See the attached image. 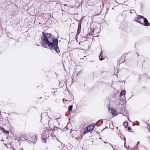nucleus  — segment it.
<instances>
[{
    "label": "nucleus",
    "instance_id": "1",
    "mask_svg": "<svg viewBox=\"0 0 150 150\" xmlns=\"http://www.w3.org/2000/svg\"><path fill=\"white\" fill-rule=\"evenodd\" d=\"M43 37L41 39L42 41V44L43 47L47 48V45L50 48L51 50H54L58 54L60 53L59 48L58 44V40L57 38L53 35H52L50 33L42 32Z\"/></svg>",
    "mask_w": 150,
    "mask_h": 150
},
{
    "label": "nucleus",
    "instance_id": "2",
    "mask_svg": "<svg viewBox=\"0 0 150 150\" xmlns=\"http://www.w3.org/2000/svg\"><path fill=\"white\" fill-rule=\"evenodd\" d=\"M53 132H51L50 135L52 137H56V135H57V133L60 132L62 131V130L60 128L54 126L53 129Z\"/></svg>",
    "mask_w": 150,
    "mask_h": 150
},
{
    "label": "nucleus",
    "instance_id": "3",
    "mask_svg": "<svg viewBox=\"0 0 150 150\" xmlns=\"http://www.w3.org/2000/svg\"><path fill=\"white\" fill-rule=\"evenodd\" d=\"M96 125L95 124H93L92 125H90L86 127L83 131V134H85L88 132L92 131L93 129Z\"/></svg>",
    "mask_w": 150,
    "mask_h": 150
},
{
    "label": "nucleus",
    "instance_id": "4",
    "mask_svg": "<svg viewBox=\"0 0 150 150\" xmlns=\"http://www.w3.org/2000/svg\"><path fill=\"white\" fill-rule=\"evenodd\" d=\"M50 133V132H49V131H47L45 133L43 134L42 137V142H43L46 143V140H49L48 138L49 137Z\"/></svg>",
    "mask_w": 150,
    "mask_h": 150
},
{
    "label": "nucleus",
    "instance_id": "5",
    "mask_svg": "<svg viewBox=\"0 0 150 150\" xmlns=\"http://www.w3.org/2000/svg\"><path fill=\"white\" fill-rule=\"evenodd\" d=\"M82 19L79 21V24L78 25V29L77 30V33L78 34H79L81 32V24L82 23Z\"/></svg>",
    "mask_w": 150,
    "mask_h": 150
},
{
    "label": "nucleus",
    "instance_id": "6",
    "mask_svg": "<svg viewBox=\"0 0 150 150\" xmlns=\"http://www.w3.org/2000/svg\"><path fill=\"white\" fill-rule=\"evenodd\" d=\"M143 19L144 20V23H142V24L144 25L145 26H150V23L148 22V21L146 18H143Z\"/></svg>",
    "mask_w": 150,
    "mask_h": 150
},
{
    "label": "nucleus",
    "instance_id": "7",
    "mask_svg": "<svg viewBox=\"0 0 150 150\" xmlns=\"http://www.w3.org/2000/svg\"><path fill=\"white\" fill-rule=\"evenodd\" d=\"M144 17L140 15H137V16L135 17V19L137 20L140 21L141 19H142Z\"/></svg>",
    "mask_w": 150,
    "mask_h": 150
},
{
    "label": "nucleus",
    "instance_id": "8",
    "mask_svg": "<svg viewBox=\"0 0 150 150\" xmlns=\"http://www.w3.org/2000/svg\"><path fill=\"white\" fill-rule=\"evenodd\" d=\"M111 114L113 115H114L116 112V110L114 108L111 110Z\"/></svg>",
    "mask_w": 150,
    "mask_h": 150
},
{
    "label": "nucleus",
    "instance_id": "9",
    "mask_svg": "<svg viewBox=\"0 0 150 150\" xmlns=\"http://www.w3.org/2000/svg\"><path fill=\"white\" fill-rule=\"evenodd\" d=\"M126 91L125 90H122L120 94V96L121 97L123 96H125V95Z\"/></svg>",
    "mask_w": 150,
    "mask_h": 150
},
{
    "label": "nucleus",
    "instance_id": "10",
    "mask_svg": "<svg viewBox=\"0 0 150 150\" xmlns=\"http://www.w3.org/2000/svg\"><path fill=\"white\" fill-rule=\"evenodd\" d=\"M1 129L2 130V131L5 133H9V132L8 131L6 130L3 127H2L1 128Z\"/></svg>",
    "mask_w": 150,
    "mask_h": 150
},
{
    "label": "nucleus",
    "instance_id": "11",
    "mask_svg": "<svg viewBox=\"0 0 150 150\" xmlns=\"http://www.w3.org/2000/svg\"><path fill=\"white\" fill-rule=\"evenodd\" d=\"M73 108V106L72 105H70L68 107V110L69 111H71L72 110V109Z\"/></svg>",
    "mask_w": 150,
    "mask_h": 150
},
{
    "label": "nucleus",
    "instance_id": "12",
    "mask_svg": "<svg viewBox=\"0 0 150 150\" xmlns=\"http://www.w3.org/2000/svg\"><path fill=\"white\" fill-rule=\"evenodd\" d=\"M47 115V113L46 112L45 113L41 114V119L42 118V116H43L44 117L45 115V116H46Z\"/></svg>",
    "mask_w": 150,
    "mask_h": 150
},
{
    "label": "nucleus",
    "instance_id": "13",
    "mask_svg": "<svg viewBox=\"0 0 150 150\" xmlns=\"http://www.w3.org/2000/svg\"><path fill=\"white\" fill-rule=\"evenodd\" d=\"M61 143V146H59L60 148L61 149H62V148L65 146L64 144H62L61 142H60Z\"/></svg>",
    "mask_w": 150,
    "mask_h": 150
},
{
    "label": "nucleus",
    "instance_id": "14",
    "mask_svg": "<svg viewBox=\"0 0 150 150\" xmlns=\"http://www.w3.org/2000/svg\"><path fill=\"white\" fill-rule=\"evenodd\" d=\"M129 13L131 14H133V13H136L135 11L134 10H130L129 11Z\"/></svg>",
    "mask_w": 150,
    "mask_h": 150
},
{
    "label": "nucleus",
    "instance_id": "15",
    "mask_svg": "<svg viewBox=\"0 0 150 150\" xmlns=\"http://www.w3.org/2000/svg\"><path fill=\"white\" fill-rule=\"evenodd\" d=\"M99 58L100 60V61H102L104 59V58H103V56H102L101 57L99 56Z\"/></svg>",
    "mask_w": 150,
    "mask_h": 150
},
{
    "label": "nucleus",
    "instance_id": "16",
    "mask_svg": "<svg viewBox=\"0 0 150 150\" xmlns=\"http://www.w3.org/2000/svg\"><path fill=\"white\" fill-rule=\"evenodd\" d=\"M33 138L34 140H36L37 139V137L35 135L33 136Z\"/></svg>",
    "mask_w": 150,
    "mask_h": 150
},
{
    "label": "nucleus",
    "instance_id": "17",
    "mask_svg": "<svg viewBox=\"0 0 150 150\" xmlns=\"http://www.w3.org/2000/svg\"><path fill=\"white\" fill-rule=\"evenodd\" d=\"M123 137L124 138V147L125 148H126L127 146L125 145V144H126V138H125V137Z\"/></svg>",
    "mask_w": 150,
    "mask_h": 150
},
{
    "label": "nucleus",
    "instance_id": "18",
    "mask_svg": "<svg viewBox=\"0 0 150 150\" xmlns=\"http://www.w3.org/2000/svg\"><path fill=\"white\" fill-rule=\"evenodd\" d=\"M136 22H137V23H139L140 24H142V22L140 21H139V20H136L135 21Z\"/></svg>",
    "mask_w": 150,
    "mask_h": 150
},
{
    "label": "nucleus",
    "instance_id": "19",
    "mask_svg": "<svg viewBox=\"0 0 150 150\" xmlns=\"http://www.w3.org/2000/svg\"><path fill=\"white\" fill-rule=\"evenodd\" d=\"M123 125L124 126H125V128L126 127V126L125 125H126V126H127L128 125V124H127V122H124Z\"/></svg>",
    "mask_w": 150,
    "mask_h": 150
},
{
    "label": "nucleus",
    "instance_id": "20",
    "mask_svg": "<svg viewBox=\"0 0 150 150\" xmlns=\"http://www.w3.org/2000/svg\"><path fill=\"white\" fill-rule=\"evenodd\" d=\"M76 140L78 141H79L81 140V137H79L77 138H76Z\"/></svg>",
    "mask_w": 150,
    "mask_h": 150
},
{
    "label": "nucleus",
    "instance_id": "21",
    "mask_svg": "<svg viewBox=\"0 0 150 150\" xmlns=\"http://www.w3.org/2000/svg\"><path fill=\"white\" fill-rule=\"evenodd\" d=\"M79 34H78L77 35V32L76 33V35L75 36V39H76V40H77V38H78V36L79 35Z\"/></svg>",
    "mask_w": 150,
    "mask_h": 150
},
{
    "label": "nucleus",
    "instance_id": "22",
    "mask_svg": "<svg viewBox=\"0 0 150 150\" xmlns=\"http://www.w3.org/2000/svg\"><path fill=\"white\" fill-rule=\"evenodd\" d=\"M102 54H103V52H102V51H101L100 53V55L99 56H100V57H101V56H102Z\"/></svg>",
    "mask_w": 150,
    "mask_h": 150
},
{
    "label": "nucleus",
    "instance_id": "23",
    "mask_svg": "<svg viewBox=\"0 0 150 150\" xmlns=\"http://www.w3.org/2000/svg\"><path fill=\"white\" fill-rule=\"evenodd\" d=\"M128 129L129 130H130L131 129V127H128Z\"/></svg>",
    "mask_w": 150,
    "mask_h": 150
},
{
    "label": "nucleus",
    "instance_id": "24",
    "mask_svg": "<svg viewBox=\"0 0 150 150\" xmlns=\"http://www.w3.org/2000/svg\"><path fill=\"white\" fill-rule=\"evenodd\" d=\"M56 91H55L53 93L54 95V96H55L56 95Z\"/></svg>",
    "mask_w": 150,
    "mask_h": 150
},
{
    "label": "nucleus",
    "instance_id": "25",
    "mask_svg": "<svg viewBox=\"0 0 150 150\" xmlns=\"http://www.w3.org/2000/svg\"><path fill=\"white\" fill-rule=\"evenodd\" d=\"M108 144L112 147V148H113V146H112V145H111L110 143H108Z\"/></svg>",
    "mask_w": 150,
    "mask_h": 150
},
{
    "label": "nucleus",
    "instance_id": "26",
    "mask_svg": "<svg viewBox=\"0 0 150 150\" xmlns=\"http://www.w3.org/2000/svg\"><path fill=\"white\" fill-rule=\"evenodd\" d=\"M139 143H140V142H137V145H138L139 144Z\"/></svg>",
    "mask_w": 150,
    "mask_h": 150
},
{
    "label": "nucleus",
    "instance_id": "27",
    "mask_svg": "<svg viewBox=\"0 0 150 150\" xmlns=\"http://www.w3.org/2000/svg\"><path fill=\"white\" fill-rule=\"evenodd\" d=\"M149 132H150V125L149 126Z\"/></svg>",
    "mask_w": 150,
    "mask_h": 150
},
{
    "label": "nucleus",
    "instance_id": "28",
    "mask_svg": "<svg viewBox=\"0 0 150 150\" xmlns=\"http://www.w3.org/2000/svg\"><path fill=\"white\" fill-rule=\"evenodd\" d=\"M139 123L138 122V123L136 125L137 126H139Z\"/></svg>",
    "mask_w": 150,
    "mask_h": 150
},
{
    "label": "nucleus",
    "instance_id": "29",
    "mask_svg": "<svg viewBox=\"0 0 150 150\" xmlns=\"http://www.w3.org/2000/svg\"><path fill=\"white\" fill-rule=\"evenodd\" d=\"M123 116H126V115H125L124 114H123Z\"/></svg>",
    "mask_w": 150,
    "mask_h": 150
},
{
    "label": "nucleus",
    "instance_id": "30",
    "mask_svg": "<svg viewBox=\"0 0 150 150\" xmlns=\"http://www.w3.org/2000/svg\"><path fill=\"white\" fill-rule=\"evenodd\" d=\"M49 127H50V128H51V129H52V128L51 127H50V126L49 125Z\"/></svg>",
    "mask_w": 150,
    "mask_h": 150
},
{
    "label": "nucleus",
    "instance_id": "31",
    "mask_svg": "<svg viewBox=\"0 0 150 150\" xmlns=\"http://www.w3.org/2000/svg\"><path fill=\"white\" fill-rule=\"evenodd\" d=\"M127 118L128 119V120L130 121L131 122L130 120L128 119V118L127 117Z\"/></svg>",
    "mask_w": 150,
    "mask_h": 150
},
{
    "label": "nucleus",
    "instance_id": "32",
    "mask_svg": "<svg viewBox=\"0 0 150 150\" xmlns=\"http://www.w3.org/2000/svg\"><path fill=\"white\" fill-rule=\"evenodd\" d=\"M137 55H138V56H139V54H138L137 53Z\"/></svg>",
    "mask_w": 150,
    "mask_h": 150
},
{
    "label": "nucleus",
    "instance_id": "33",
    "mask_svg": "<svg viewBox=\"0 0 150 150\" xmlns=\"http://www.w3.org/2000/svg\"><path fill=\"white\" fill-rule=\"evenodd\" d=\"M104 142L106 144V142Z\"/></svg>",
    "mask_w": 150,
    "mask_h": 150
},
{
    "label": "nucleus",
    "instance_id": "34",
    "mask_svg": "<svg viewBox=\"0 0 150 150\" xmlns=\"http://www.w3.org/2000/svg\"><path fill=\"white\" fill-rule=\"evenodd\" d=\"M108 109H109V110H110V108H108Z\"/></svg>",
    "mask_w": 150,
    "mask_h": 150
},
{
    "label": "nucleus",
    "instance_id": "35",
    "mask_svg": "<svg viewBox=\"0 0 150 150\" xmlns=\"http://www.w3.org/2000/svg\"><path fill=\"white\" fill-rule=\"evenodd\" d=\"M120 138L121 139H122V138L121 137H120Z\"/></svg>",
    "mask_w": 150,
    "mask_h": 150
},
{
    "label": "nucleus",
    "instance_id": "36",
    "mask_svg": "<svg viewBox=\"0 0 150 150\" xmlns=\"http://www.w3.org/2000/svg\"><path fill=\"white\" fill-rule=\"evenodd\" d=\"M120 138L121 139H122V138L121 137H120Z\"/></svg>",
    "mask_w": 150,
    "mask_h": 150
},
{
    "label": "nucleus",
    "instance_id": "37",
    "mask_svg": "<svg viewBox=\"0 0 150 150\" xmlns=\"http://www.w3.org/2000/svg\"><path fill=\"white\" fill-rule=\"evenodd\" d=\"M120 138L121 139H122V138L121 137H120Z\"/></svg>",
    "mask_w": 150,
    "mask_h": 150
},
{
    "label": "nucleus",
    "instance_id": "38",
    "mask_svg": "<svg viewBox=\"0 0 150 150\" xmlns=\"http://www.w3.org/2000/svg\"><path fill=\"white\" fill-rule=\"evenodd\" d=\"M76 20V21H78V20Z\"/></svg>",
    "mask_w": 150,
    "mask_h": 150
}]
</instances>
